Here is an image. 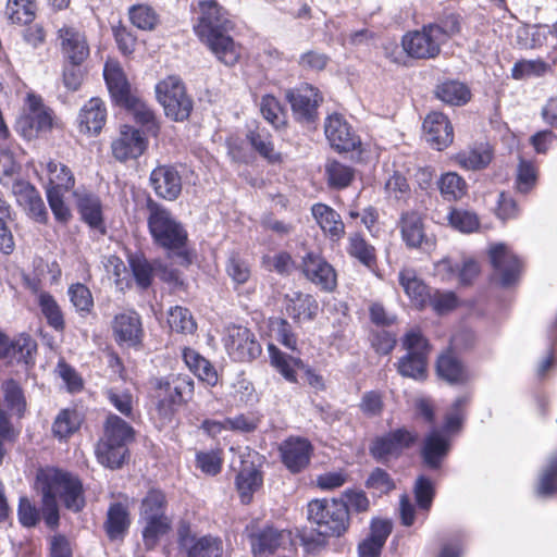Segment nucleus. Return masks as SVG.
<instances>
[{
	"label": "nucleus",
	"mask_w": 557,
	"mask_h": 557,
	"mask_svg": "<svg viewBox=\"0 0 557 557\" xmlns=\"http://www.w3.org/2000/svg\"><path fill=\"white\" fill-rule=\"evenodd\" d=\"M197 22L194 30L219 61L232 66L240 57V47L230 36L234 24L227 11L216 0H201L197 3Z\"/></svg>",
	"instance_id": "nucleus-1"
},
{
	"label": "nucleus",
	"mask_w": 557,
	"mask_h": 557,
	"mask_svg": "<svg viewBox=\"0 0 557 557\" xmlns=\"http://www.w3.org/2000/svg\"><path fill=\"white\" fill-rule=\"evenodd\" d=\"M147 224L152 242L181 259L183 264L191 262L188 245V233L182 222L163 205L151 198L147 199Z\"/></svg>",
	"instance_id": "nucleus-2"
},
{
	"label": "nucleus",
	"mask_w": 557,
	"mask_h": 557,
	"mask_svg": "<svg viewBox=\"0 0 557 557\" xmlns=\"http://www.w3.org/2000/svg\"><path fill=\"white\" fill-rule=\"evenodd\" d=\"M41 491L53 495L67 510L81 512L86 506L85 491L81 479L55 468L41 470L37 474Z\"/></svg>",
	"instance_id": "nucleus-3"
},
{
	"label": "nucleus",
	"mask_w": 557,
	"mask_h": 557,
	"mask_svg": "<svg viewBox=\"0 0 557 557\" xmlns=\"http://www.w3.org/2000/svg\"><path fill=\"white\" fill-rule=\"evenodd\" d=\"M308 519L323 537L341 536L349 524L347 505L343 500L314 499L308 504Z\"/></svg>",
	"instance_id": "nucleus-4"
},
{
	"label": "nucleus",
	"mask_w": 557,
	"mask_h": 557,
	"mask_svg": "<svg viewBox=\"0 0 557 557\" xmlns=\"http://www.w3.org/2000/svg\"><path fill=\"white\" fill-rule=\"evenodd\" d=\"M156 96L165 115L173 121L182 122L190 115L193 100L180 77L171 75L160 81L156 85Z\"/></svg>",
	"instance_id": "nucleus-5"
},
{
	"label": "nucleus",
	"mask_w": 557,
	"mask_h": 557,
	"mask_svg": "<svg viewBox=\"0 0 557 557\" xmlns=\"http://www.w3.org/2000/svg\"><path fill=\"white\" fill-rule=\"evenodd\" d=\"M403 346L407 354L397 362L398 372L406 377L424 380L426 377L430 345L419 330L406 333Z\"/></svg>",
	"instance_id": "nucleus-6"
},
{
	"label": "nucleus",
	"mask_w": 557,
	"mask_h": 557,
	"mask_svg": "<svg viewBox=\"0 0 557 557\" xmlns=\"http://www.w3.org/2000/svg\"><path fill=\"white\" fill-rule=\"evenodd\" d=\"M157 410L165 420H171L176 408L191 399L194 380L187 374L171 375L158 383Z\"/></svg>",
	"instance_id": "nucleus-7"
},
{
	"label": "nucleus",
	"mask_w": 557,
	"mask_h": 557,
	"mask_svg": "<svg viewBox=\"0 0 557 557\" xmlns=\"http://www.w3.org/2000/svg\"><path fill=\"white\" fill-rule=\"evenodd\" d=\"M52 122V111L46 108L39 99L29 98V107L17 117L15 131L25 139L30 140L40 133L50 131Z\"/></svg>",
	"instance_id": "nucleus-8"
},
{
	"label": "nucleus",
	"mask_w": 557,
	"mask_h": 557,
	"mask_svg": "<svg viewBox=\"0 0 557 557\" xmlns=\"http://www.w3.org/2000/svg\"><path fill=\"white\" fill-rule=\"evenodd\" d=\"M224 344L228 355L236 361H251L261 354V346L255 334L242 325H232L226 329Z\"/></svg>",
	"instance_id": "nucleus-9"
},
{
	"label": "nucleus",
	"mask_w": 557,
	"mask_h": 557,
	"mask_svg": "<svg viewBox=\"0 0 557 557\" xmlns=\"http://www.w3.org/2000/svg\"><path fill=\"white\" fill-rule=\"evenodd\" d=\"M417 441V434L405 428L393 430L373 440L370 446L371 456L380 462L389 457H398Z\"/></svg>",
	"instance_id": "nucleus-10"
},
{
	"label": "nucleus",
	"mask_w": 557,
	"mask_h": 557,
	"mask_svg": "<svg viewBox=\"0 0 557 557\" xmlns=\"http://www.w3.org/2000/svg\"><path fill=\"white\" fill-rule=\"evenodd\" d=\"M286 99L290 103L295 119L302 124H312L318 119V107L322 102L319 91L305 85L286 91Z\"/></svg>",
	"instance_id": "nucleus-11"
},
{
	"label": "nucleus",
	"mask_w": 557,
	"mask_h": 557,
	"mask_svg": "<svg viewBox=\"0 0 557 557\" xmlns=\"http://www.w3.org/2000/svg\"><path fill=\"white\" fill-rule=\"evenodd\" d=\"M401 46L405 52L413 59H434L440 54L442 44L428 24L420 30L408 32L404 35Z\"/></svg>",
	"instance_id": "nucleus-12"
},
{
	"label": "nucleus",
	"mask_w": 557,
	"mask_h": 557,
	"mask_svg": "<svg viewBox=\"0 0 557 557\" xmlns=\"http://www.w3.org/2000/svg\"><path fill=\"white\" fill-rule=\"evenodd\" d=\"M301 271L307 280L324 292H332L337 284L333 267L319 253L308 251L301 258Z\"/></svg>",
	"instance_id": "nucleus-13"
},
{
	"label": "nucleus",
	"mask_w": 557,
	"mask_h": 557,
	"mask_svg": "<svg viewBox=\"0 0 557 557\" xmlns=\"http://www.w3.org/2000/svg\"><path fill=\"white\" fill-rule=\"evenodd\" d=\"M12 193L26 215L39 224H47L49 213L38 189L28 182L18 181L12 186Z\"/></svg>",
	"instance_id": "nucleus-14"
},
{
	"label": "nucleus",
	"mask_w": 557,
	"mask_h": 557,
	"mask_svg": "<svg viewBox=\"0 0 557 557\" xmlns=\"http://www.w3.org/2000/svg\"><path fill=\"white\" fill-rule=\"evenodd\" d=\"M324 133L332 148L338 152L352 151L361 144L359 136L339 114H332L326 119Z\"/></svg>",
	"instance_id": "nucleus-15"
},
{
	"label": "nucleus",
	"mask_w": 557,
	"mask_h": 557,
	"mask_svg": "<svg viewBox=\"0 0 557 557\" xmlns=\"http://www.w3.org/2000/svg\"><path fill=\"white\" fill-rule=\"evenodd\" d=\"M490 259L503 286L508 287L519 280L521 262L505 245L493 246L490 249Z\"/></svg>",
	"instance_id": "nucleus-16"
},
{
	"label": "nucleus",
	"mask_w": 557,
	"mask_h": 557,
	"mask_svg": "<svg viewBox=\"0 0 557 557\" xmlns=\"http://www.w3.org/2000/svg\"><path fill=\"white\" fill-rule=\"evenodd\" d=\"M146 148L147 140L137 128L129 125H123L119 137L111 144L112 154L120 162L139 158Z\"/></svg>",
	"instance_id": "nucleus-17"
},
{
	"label": "nucleus",
	"mask_w": 557,
	"mask_h": 557,
	"mask_svg": "<svg viewBox=\"0 0 557 557\" xmlns=\"http://www.w3.org/2000/svg\"><path fill=\"white\" fill-rule=\"evenodd\" d=\"M178 544L186 550L187 557H222L224 552L220 537L212 535L196 537L190 535L186 527L178 530Z\"/></svg>",
	"instance_id": "nucleus-18"
},
{
	"label": "nucleus",
	"mask_w": 557,
	"mask_h": 557,
	"mask_svg": "<svg viewBox=\"0 0 557 557\" xmlns=\"http://www.w3.org/2000/svg\"><path fill=\"white\" fill-rule=\"evenodd\" d=\"M312 450L311 443L302 437L290 436L280 445L282 462L292 473H299L309 466Z\"/></svg>",
	"instance_id": "nucleus-19"
},
{
	"label": "nucleus",
	"mask_w": 557,
	"mask_h": 557,
	"mask_svg": "<svg viewBox=\"0 0 557 557\" xmlns=\"http://www.w3.org/2000/svg\"><path fill=\"white\" fill-rule=\"evenodd\" d=\"M63 57L73 65H81L89 55V45L84 33L72 26L58 30Z\"/></svg>",
	"instance_id": "nucleus-20"
},
{
	"label": "nucleus",
	"mask_w": 557,
	"mask_h": 557,
	"mask_svg": "<svg viewBox=\"0 0 557 557\" xmlns=\"http://www.w3.org/2000/svg\"><path fill=\"white\" fill-rule=\"evenodd\" d=\"M149 181L156 195L165 200L174 201L182 193V177L172 165L157 166L152 170Z\"/></svg>",
	"instance_id": "nucleus-21"
},
{
	"label": "nucleus",
	"mask_w": 557,
	"mask_h": 557,
	"mask_svg": "<svg viewBox=\"0 0 557 557\" xmlns=\"http://www.w3.org/2000/svg\"><path fill=\"white\" fill-rule=\"evenodd\" d=\"M423 129L426 141L437 150H443L453 143V125L448 117L441 112L428 114L423 122Z\"/></svg>",
	"instance_id": "nucleus-22"
},
{
	"label": "nucleus",
	"mask_w": 557,
	"mask_h": 557,
	"mask_svg": "<svg viewBox=\"0 0 557 557\" xmlns=\"http://www.w3.org/2000/svg\"><path fill=\"white\" fill-rule=\"evenodd\" d=\"M399 228L401 238L409 248L429 249L434 245V242L425 235L422 218L417 211L404 212Z\"/></svg>",
	"instance_id": "nucleus-23"
},
{
	"label": "nucleus",
	"mask_w": 557,
	"mask_h": 557,
	"mask_svg": "<svg viewBox=\"0 0 557 557\" xmlns=\"http://www.w3.org/2000/svg\"><path fill=\"white\" fill-rule=\"evenodd\" d=\"M112 327L119 343H125L128 346H137L141 343L143 327L137 312L127 311L116 314Z\"/></svg>",
	"instance_id": "nucleus-24"
},
{
	"label": "nucleus",
	"mask_w": 557,
	"mask_h": 557,
	"mask_svg": "<svg viewBox=\"0 0 557 557\" xmlns=\"http://www.w3.org/2000/svg\"><path fill=\"white\" fill-rule=\"evenodd\" d=\"M449 449L448 438L438 431H432L425 436L421 447V457L424 466L432 470L440 469Z\"/></svg>",
	"instance_id": "nucleus-25"
},
{
	"label": "nucleus",
	"mask_w": 557,
	"mask_h": 557,
	"mask_svg": "<svg viewBox=\"0 0 557 557\" xmlns=\"http://www.w3.org/2000/svg\"><path fill=\"white\" fill-rule=\"evenodd\" d=\"M107 119L104 102L100 98H91L79 111V131L89 135H98Z\"/></svg>",
	"instance_id": "nucleus-26"
},
{
	"label": "nucleus",
	"mask_w": 557,
	"mask_h": 557,
	"mask_svg": "<svg viewBox=\"0 0 557 557\" xmlns=\"http://www.w3.org/2000/svg\"><path fill=\"white\" fill-rule=\"evenodd\" d=\"M287 314L295 321H311L318 314L319 305L315 298L301 292L285 295Z\"/></svg>",
	"instance_id": "nucleus-27"
},
{
	"label": "nucleus",
	"mask_w": 557,
	"mask_h": 557,
	"mask_svg": "<svg viewBox=\"0 0 557 557\" xmlns=\"http://www.w3.org/2000/svg\"><path fill=\"white\" fill-rule=\"evenodd\" d=\"M285 534L273 527H264L250 535L251 552L255 557L272 555L284 542Z\"/></svg>",
	"instance_id": "nucleus-28"
},
{
	"label": "nucleus",
	"mask_w": 557,
	"mask_h": 557,
	"mask_svg": "<svg viewBox=\"0 0 557 557\" xmlns=\"http://www.w3.org/2000/svg\"><path fill=\"white\" fill-rule=\"evenodd\" d=\"M78 212L82 220L92 228L103 226L102 207L98 196L86 190H75L73 193Z\"/></svg>",
	"instance_id": "nucleus-29"
},
{
	"label": "nucleus",
	"mask_w": 557,
	"mask_h": 557,
	"mask_svg": "<svg viewBox=\"0 0 557 557\" xmlns=\"http://www.w3.org/2000/svg\"><path fill=\"white\" fill-rule=\"evenodd\" d=\"M311 212L322 231L332 239L339 240L345 234V224L341 215L330 206L315 203Z\"/></svg>",
	"instance_id": "nucleus-30"
},
{
	"label": "nucleus",
	"mask_w": 557,
	"mask_h": 557,
	"mask_svg": "<svg viewBox=\"0 0 557 557\" xmlns=\"http://www.w3.org/2000/svg\"><path fill=\"white\" fill-rule=\"evenodd\" d=\"M399 284L403 286L407 296L418 308H424L428 305L431 288L418 277L412 269H404L398 274Z\"/></svg>",
	"instance_id": "nucleus-31"
},
{
	"label": "nucleus",
	"mask_w": 557,
	"mask_h": 557,
	"mask_svg": "<svg viewBox=\"0 0 557 557\" xmlns=\"http://www.w3.org/2000/svg\"><path fill=\"white\" fill-rule=\"evenodd\" d=\"M103 76L112 98L120 104H128L132 96L122 69L115 63L107 62Z\"/></svg>",
	"instance_id": "nucleus-32"
},
{
	"label": "nucleus",
	"mask_w": 557,
	"mask_h": 557,
	"mask_svg": "<svg viewBox=\"0 0 557 557\" xmlns=\"http://www.w3.org/2000/svg\"><path fill=\"white\" fill-rule=\"evenodd\" d=\"M131 524L127 506L122 503H113L109 506L104 530L111 541L122 539Z\"/></svg>",
	"instance_id": "nucleus-33"
},
{
	"label": "nucleus",
	"mask_w": 557,
	"mask_h": 557,
	"mask_svg": "<svg viewBox=\"0 0 557 557\" xmlns=\"http://www.w3.org/2000/svg\"><path fill=\"white\" fill-rule=\"evenodd\" d=\"M436 371L440 377L450 384H462L468 381L469 374L463 363L448 350L442 354L436 362Z\"/></svg>",
	"instance_id": "nucleus-34"
},
{
	"label": "nucleus",
	"mask_w": 557,
	"mask_h": 557,
	"mask_svg": "<svg viewBox=\"0 0 557 557\" xmlns=\"http://www.w3.org/2000/svg\"><path fill=\"white\" fill-rule=\"evenodd\" d=\"M183 359L189 370L202 382L210 386H215L219 382V375L209 360L191 348L183 350Z\"/></svg>",
	"instance_id": "nucleus-35"
},
{
	"label": "nucleus",
	"mask_w": 557,
	"mask_h": 557,
	"mask_svg": "<svg viewBox=\"0 0 557 557\" xmlns=\"http://www.w3.org/2000/svg\"><path fill=\"white\" fill-rule=\"evenodd\" d=\"M128 264L137 286L141 289H147L151 286L156 270L161 268L160 262H150L141 253L131 255L128 257Z\"/></svg>",
	"instance_id": "nucleus-36"
},
{
	"label": "nucleus",
	"mask_w": 557,
	"mask_h": 557,
	"mask_svg": "<svg viewBox=\"0 0 557 557\" xmlns=\"http://www.w3.org/2000/svg\"><path fill=\"white\" fill-rule=\"evenodd\" d=\"M347 240V253L361 264L372 269L376 263L375 248L360 233H351Z\"/></svg>",
	"instance_id": "nucleus-37"
},
{
	"label": "nucleus",
	"mask_w": 557,
	"mask_h": 557,
	"mask_svg": "<svg viewBox=\"0 0 557 557\" xmlns=\"http://www.w3.org/2000/svg\"><path fill=\"white\" fill-rule=\"evenodd\" d=\"M47 172L49 175V183L46 190L57 189V191L65 193L74 187L75 177L67 165L55 161H49L47 163Z\"/></svg>",
	"instance_id": "nucleus-38"
},
{
	"label": "nucleus",
	"mask_w": 557,
	"mask_h": 557,
	"mask_svg": "<svg viewBox=\"0 0 557 557\" xmlns=\"http://www.w3.org/2000/svg\"><path fill=\"white\" fill-rule=\"evenodd\" d=\"M37 304L48 325L57 332H63L65 329L64 315L54 297L47 292H40L37 295Z\"/></svg>",
	"instance_id": "nucleus-39"
},
{
	"label": "nucleus",
	"mask_w": 557,
	"mask_h": 557,
	"mask_svg": "<svg viewBox=\"0 0 557 557\" xmlns=\"http://www.w3.org/2000/svg\"><path fill=\"white\" fill-rule=\"evenodd\" d=\"M262 475L251 465L245 466L237 474L236 486L244 504L251 500L252 494L261 486Z\"/></svg>",
	"instance_id": "nucleus-40"
},
{
	"label": "nucleus",
	"mask_w": 557,
	"mask_h": 557,
	"mask_svg": "<svg viewBox=\"0 0 557 557\" xmlns=\"http://www.w3.org/2000/svg\"><path fill=\"white\" fill-rule=\"evenodd\" d=\"M133 437V428L115 414H109L104 423V434L100 441L126 445Z\"/></svg>",
	"instance_id": "nucleus-41"
},
{
	"label": "nucleus",
	"mask_w": 557,
	"mask_h": 557,
	"mask_svg": "<svg viewBox=\"0 0 557 557\" xmlns=\"http://www.w3.org/2000/svg\"><path fill=\"white\" fill-rule=\"evenodd\" d=\"M36 10L35 0H8L5 15L13 24L26 25L34 21Z\"/></svg>",
	"instance_id": "nucleus-42"
},
{
	"label": "nucleus",
	"mask_w": 557,
	"mask_h": 557,
	"mask_svg": "<svg viewBox=\"0 0 557 557\" xmlns=\"http://www.w3.org/2000/svg\"><path fill=\"white\" fill-rule=\"evenodd\" d=\"M225 271L236 286L246 284L252 275L250 262L238 251H232L228 255Z\"/></svg>",
	"instance_id": "nucleus-43"
},
{
	"label": "nucleus",
	"mask_w": 557,
	"mask_h": 557,
	"mask_svg": "<svg viewBox=\"0 0 557 557\" xmlns=\"http://www.w3.org/2000/svg\"><path fill=\"white\" fill-rule=\"evenodd\" d=\"M247 138L253 149L270 163L281 161V153L274 150L271 134L264 128H257L249 132Z\"/></svg>",
	"instance_id": "nucleus-44"
},
{
	"label": "nucleus",
	"mask_w": 557,
	"mask_h": 557,
	"mask_svg": "<svg viewBox=\"0 0 557 557\" xmlns=\"http://www.w3.org/2000/svg\"><path fill=\"white\" fill-rule=\"evenodd\" d=\"M8 357L5 359L16 360L25 364L34 363V354L37 350V344L29 335H20L9 342Z\"/></svg>",
	"instance_id": "nucleus-45"
},
{
	"label": "nucleus",
	"mask_w": 557,
	"mask_h": 557,
	"mask_svg": "<svg viewBox=\"0 0 557 557\" xmlns=\"http://www.w3.org/2000/svg\"><path fill=\"white\" fill-rule=\"evenodd\" d=\"M436 97L445 103L462 106L469 101L470 90L460 82L449 81L437 86Z\"/></svg>",
	"instance_id": "nucleus-46"
},
{
	"label": "nucleus",
	"mask_w": 557,
	"mask_h": 557,
	"mask_svg": "<svg viewBox=\"0 0 557 557\" xmlns=\"http://www.w3.org/2000/svg\"><path fill=\"white\" fill-rule=\"evenodd\" d=\"M271 364L289 382H296L295 368H305L300 359L287 356L274 345L269 346Z\"/></svg>",
	"instance_id": "nucleus-47"
},
{
	"label": "nucleus",
	"mask_w": 557,
	"mask_h": 557,
	"mask_svg": "<svg viewBox=\"0 0 557 557\" xmlns=\"http://www.w3.org/2000/svg\"><path fill=\"white\" fill-rule=\"evenodd\" d=\"M96 453L98 460L102 465L115 469L123 465L127 448L126 445L100 441L97 445Z\"/></svg>",
	"instance_id": "nucleus-48"
},
{
	"label": "nucleus",
	"mask_w": 557,
	"mask_h": 557,
	"mask_svg": "<svg viewBox=\"0 0 557 557\" xmlns=\"http://www.w3.org/2000/svg\"><path fill=\"white\" fill-rule=\"evenodd\" d=\"M325 174L329 185L336 189L348 187L355 177V171L352 168L335 160L326 163Z\"/></svg>",
	"instance_id": "nucleus-49"
},
{
	"label": "nucleus",
	"mask_w": 557,
	"mask_h": 557,
	"mask_svg": "<svg viewBox=\"0 0 557 557\" xmlns=\"http://www.w3.org/2000/svg\"><path fill=\"white\" fill-rule=\"evenodd\" d=\"M79 416L75 410L64 409L54 419L52 424L53 435L60 440L66 438L78 430Z\"/></svg>",
	"instance_id": "nucleus-50"
},
{
	"label": "nucleus",
	"mask_w": 557,
	"mask_h": 557,
	"mask_svg": "<svg viewBox=\"0 0 557 557\" xmlns=\"http://www.w3.org/2000/svg\"><path fill=\"white\" fill-rule=\"evenodd\" d=\"M491 160L492 154L487 148L461 151L456 156V161L461 168L473 171L486 168Z\"/></svg>",
	"instance_id": "nucleus-51"
},
{
	"label": "nucleus",
	"mask_w": 557,
	"mask_h": 557,
	"mask_svg": "<svg viewBox=\"0 0 557 557\" xmlns=\"http://www.w3.org/2000/svg\"><path fill=\"white\" fill-rule=\"evenodd\" d=\"M125 107L129 108L133 112L134 119L137 123L141 124L146 129L156 135L159 131L158 121L156 117V114L153 110L147 106L145 102L131 98V101L128 104H124Z\"/></svg>",
	"instance_id": "nucleus-52"
},
{
	"label": "nucleus",
	"mask_w": 557,
	"mask_h": 557,
	"mask_svg": "<svg viewBox=\"0 0 557 557\" xmlns=\"http://www.w3.org/2000/svg\"><path fill=\"white\" fill-rule=\"evenodd\" d=\"M146 525L143 530L144 543L147 548H152L160 536L170 530V521L168 517H149L143 518Z\"/></svg>",
	"instance_id": "nucleus-53"
},
{
	"label": "nucleus",
	"mask_w": 557,
	"mask_h": 557,
	"mask_svg": "<svg viewBox=\"0 0 557 557\" xmlns=\"http://www.w3.org/2000/svg\"><path fill=\"white\" fill-rule=\"evenodd\" d=\"M67 294L72 305L82 317L91 312L94 308V298L91 292L86 285L82 283L72 284L69 287Z\"/></svg>",
	"instance_id": "nucleus-54"
},
{
	"label": "nucleus",
	"mask_w": 557,
	"mask_h": 557,
	"mask_svg": "<svg viewBox=\"0 0 557 557\" xmlns=\"http://www.w3.org/2000/svg\"><path fill=\"white\" fill-rule=\"evenodd\" d=\"M440 42L444 45L461 30V17L458 14H448L435 23L429 24Z\"/></svg>",
	"instance_id": "nucleus-55"
},
{
	"label": "nucleus",
	"mask_w": 557,
	"mask_h": 557,
	"mask_svg": "<svg viewBox=\"0 0 557 557\" xmlns=\"http://www.w3.org/2000/svg\"><path fill=\"white\" fill-rule=\"evenodd\" d=\"M168 322L172 331L183 334H191L197 327L190 311L181 306L171 308Z\"/></svg>",
	"instance_id": "nucleus-56"
},
{
	"label": "nucleus",
	"mask_w": 557,
	"mask_h": 557,
	"mask_svg": "<svg viewBox=\"0 0 557 557\" xmlns=\"http://www.w3.org/2000/svg\"><path fill=\"white\" fill-rule=\"evenodd\" d=\"M438 187L445 199L457 200L466 194L467 184L457 173L448 172L442 175Z\"/></svg>",
	"instance_id": "nucleus-57"
},
{
	"label": "nucleus",
	"mask_w": 557,
	"mask_h": 557,
	"mask_svg": "<svg viewBox=\"0 0 557 557\" xmlns=\"http://www.w3.org/2000/svg\"><path fill=\"white\" fill-rule=\"evenodd\" d=\"M165 495L159 490H150L141 502L140 518L165 517Z\"/></svg>",
	"instance_id": "nucleus-58"
},
{
	"label": "nucleus",
	"mask_w": 557,
	"mask_h": 557,
	"mask_svg": "<svg viewBox=\"0 0 557 557\" xmlns=\"http://www.w3.org/2000/svg\"><path fill=\"white\" fill-rule=\"evenodd\" d=\"M108 401L123 416L131 418L133 414V395L128 389L109 387L104 391Z\"/></svg>",
	"instance_id": "nucleus-59"
},
{
	"label": "nucleus",
	"mask_w": 557,
	"mask_h": 557,
	"mask_svg": "<svg viewBox=\"0 0 557 557\" xmlns=\"http://www.w3.org/2000/svg\"><path fill=\"white\" fill-rule=\"evenodd\" d=\"M448 221L451 227L461 233H472L479 227L476 214L463 209H453L448 214Z\"/></svg>",
	"instance_id": "nucleus-60"
},
{
	"label": "nucleus",
	"mask_w": 557,
	"mask_h": 557,
	"mask_svg": "<svg viewBox=\"0 0 557 557\" xmlns=\"http://www.w3.org/2000/svg\"><path fill=\"white\" fill-rule=\"evenodd\" d=\"M2 386L8 407L20 417L23 416L26 409V400L18 383L14 380H8Z\"/></svg>",
	"instance_id": "nucleus-61"
},
{
	"label": "nucleus",
	"mask_w": 557,
	"mask_h": 557,
	"mask_svg": "<svg viewBox=\"0 0 557 557\" xmlns=\"http://www.w3.org/2000/svg\"><path fill=\"white\" fill-rule=\"evenodd\" d=\"M47 200L57 222L67 224L72 219V212L64 201V193L57 189L46 190Z\"/></svg>",
	"instance_id": "nucleus-62"
},
{
	"label": "nucleus",
	"mask_w": 557,
	"mask_h": 557,
	"mask_svg": "<svg viewBox=\"0 0 557 557\" xmlns=\"http://www.w3.org/2000/svg\"><path fill=\"white\" fill-rule=\"evenodd\" d=\"M129 18L137 28L143 30H151L158 23L156 12L147 5H134L131 8Z\"/></svg>",
	"instance_id": "nucleus-63"
},
{
	"label": "nucleus",
	"mask_w": 557,
	"mask_h": 557,
	"mask_svg": "<svg viewBox=\"0 0 557 557\" xmlns=\"http://www.w3.org/2000/svg\"><path fill=\"white\" fill-rule=\"evenodd\" d=\"M557 491V457L549 461V465L543 471L536 488L541 497L552 496Z\"/></svg>",
	"instance_id": "nucleus-64"
}]
</instances>
